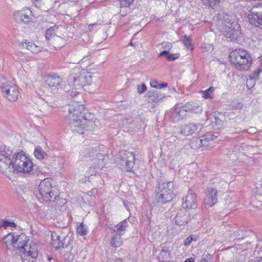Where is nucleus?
<instances>
[{"label":"nucleus","mask_w":262,"mask_h":262,"mask_svg":"<svg viewBox=\"0 0 262 262\" xmlns=\"http://www.w3.org/2000/svg\"><path fill=\"white\" fill-rule=\"evenodd\" d=\"M180 57L179 53L169 54L166 56V59L168 61H173Z\"/></svg>","instance_id":"obj_43"},{"label":"nucleus","mask_w":262,"mask_h":262,"mask_svg":"<svg viewBox=\"0 0 262 262\" xmlns=\"http://www.w3.org/2000/svg\"><path fill=\"white\" fill-rule=\"evenodd\" d=\"M230 61L235 68L239 71H247L252 64V59L250 55L242 49L235 50L230 53Z\"/></svg>","instance_id":"obj_1"},{"label":"nucleus","mask_w":262,"mask_h":262,"mask_svg":"<svg viewBox=\"0 0 262 262\" xmlns=\"http://www.w3.org/2000/svg\"><path fill=\"white\" fill-rule=\"evenodd\" d=\"M32 12L27 9L24 10L17 11L14 14V18L18 24H28L32 19Z\"/></svg>","instance_id":"obj_16"},{"label":"nucleus","mask_w":262,"mask_h":262,"mask_svg":"<svg viewBox=\"0 0 262 262\" xmlns=\"http://www.w3.org/2000/svg\"><path fill=\"white\" fill-rule=\"evenodd\" d=\"M200 262H208V261L205 257H204L200 260Z\"/></svg>","instance_id":"obj_56"},{"label":"nucleus","mask_w":262,"mask_h":262,"mask_svg":"<svg viewBox=\"0 0 262 262\" xmlns=\"http://www.w3.org/2000/svg\"><path fill=\"white\" fill-rule=\"evenodd\" d=\"M100 169L96 168L94 167V166L91 165L87 173L85 174V177H89L90 176L95 175L96 173L98 172V171Z\"/></svg>","instance_id":"obj_38"},{"label":"nucleus","mask_w":262,"mask_h":262,"mask_svg":"<svg viewBox=\"0 0 262 262\" xmlns=\"http://www.w3.org/2000/svg\"><path fill=\"white\" fill-rule=\"evenodd\" d=\"M199 235H190L185 239L184 245L185 246H188L192 243V242H196L199 239Z\"/></svg>","instance_id":"obj_34"},{"label":"nucleus","mask_w":262,"mask_h":262,"mask_svg":"<svg viewBox=\"0 0 262 262\" xmlns=\"http://www.w3.org/2000/svg\"><path fill=\"white\" fill-rule=\"evenodd\" d=\"M239 105H241V106H242L243 105L241 103H238Z\"/></svg>","instance_id":"obj_60"},{"label":"nucleus","mask_w":262,"mask_h":262,"mask_svg":"<svg viewBox=\"0 0 262 262\" xmlns=\"http://www.w3.org/2000/svg\"><path fill=\"white\" fill-rule=\"evenodd\" d=\"M60 28H62V27H59L57 26H54L48 29L45 33L46 40L49 41L55 36H58L60 34L59 32Z\"/></svg>","instance_id":"obj_23"},{"label":"nucleus","mask_w":262,"mask_h":262,"mask_svg":"<svg viewBox=\"0 0 262 262\" xmlns=\"http://www.w3.org/2000/svg\"><path fill=\"white\" fill-rule=\"evenodd\" d=\"M240 26L236 21L226 20L223 29V34L229 41H233L240 36Z\"/></svg>","instance_id":"obj_7"},{"label":"nucleus","mask_w":262,"mask_h":262,"mask_svg":"<svg viewBox=\"0 0 262 262\" xmlns=\"http://www.w3.org/2000/svg\"><path fill=\"white\" fill-rule=\"evenodd\" d=\"M174 184L173 182L168 181L159 184L155 200L157 202L164 204L170 202L173 198Z\"/></svg>","instance_id":"obj_3"},{"label":"nucleus","mask_w":262,"mask_h":262,"mask_svg":"<svg viewBox=\"0 0 262 262\" xmlns=\"http://www.w3.org/2000/svg\"><path fill=\"white\" fill-rule=\"evenodd\" d=\"M129 45H130V46H132V45H133V43L131 42V43H130V44H129Z\"/></svg>","instance_id":"obj_62"},{"label":"nucleus","mask_w":262,"mask_h":262,"mask_svg":"<svg viewBox=\"0 0 262 262\" xmlns=\"http://www.w3.org/2000/svg\"><path fill=\"white\" fill-rule=\"evenodd\" d=\"M183 43H184L185 46L187 49H193L192 48V45L191 43V41L188 37H187L186 35L184 36V39H183Z\"/></svg>","instance_id":"obj_45"},{"label":"nucleus","mask_w":262,"mask_h":262,"mask_svg":"<svg viewBox=\"0 0 262 262\" xmlns=\"http://www.w3.org/2000/svg\"><path fill=\"white\" fill-rule=\"evenodd\" d=\"M46 82L54 92L62 89V80L60 77L55 75L48 76Z\"/></svg>","instance_id":"obj_18"},{"label":"nucleus","mask_w":262,"mask_h":262,"mask_svg":"<svg viewBox=\"0 0 262 262\" xmlns=\"http://www.w3.org/2000/svg\"><path fill=\"white\" fill-rule=\"evenodd\" d=\"M93 75L84 70L79 69H73L69 77V83L73 89L80 90L92 81Z\"/></svg>","instance_id":"obj_2"},{"label":"nucleus","mask_w":262,"mask_h":262,"mask_svg":"<svg viewBox=\"0 0 262 262\" xmlns=\"http://www.w3.org/2000/svg\"><path fill=\"white\" fill-rule=\"evenodd\" d=\"M4 96L10 101H15L18 98L19 92L18 87L15 85L9 86L6 82L0 81Z\"/></svg>","instance_id":"obj_10"},{"label":"nucleus","mask_w":262,"mask_h":262,"mask_svg":"<svg viewBox=\"0 0 262 262\" xmlns=\"http://www.w3.org/2000/svg\"><path fill=\"white\" fill-rule=\"evenodd\" d=\"M29 239L27 236L25 234H21L15 236L14 247L17 248L19 251L25 250V245Z\"/></svg>","instance_id":"obj_21"},{"label":"nucleus","mask_w":262,"mask_h":262,"mask_svg":"<svg viewBox=\"0 0 262 262\" xmlns=\"http://www.w3.org/2000/svg\"><path fill=\"white\" fill-rule=\"evenodd\" d=\"M181 107L183 108V110H184V111L185 113L189 111L194 112L195 110L194 106L193 105V103L190 102L186 103V104L182 106Z\"/></svg>","instance_id":"obj_39"},{"label":"nucleus","mask_w":262,"mask_h":262,"mask_svg":"<svg viewBox=\"0 0 262 262\" xmlns=\"http://www.w3.org/2000/svg\"><path fill=\"white\" fill-rule=\"evenodd\" d=\"M111 244L115 248L119 247L122 244V238L120 235L116 234L112 237Z\"/></svg>","instance_id":"obj_29"},{"label":"nucleus","mask_w":262,"mask_h":262,"mask_svg":"<svg viewBox=\"0 0 262 262\" xmlns=\"http://www.w3.org/2000/svg\"><path fill=\"white\" fill-rule=\"evenodd\" d=\"M127 226V220L125 219L114 227V231L117 234V235H121L122 234L121 232L125 230Z\"/></svg>","instance_id":"obj_27"},{"label":"nucleus","mask_w":262,"mask_h":262,"mask_svg":"<svg viewBox=\"0 0 262 262\" xmlns=\"http://www.w3.org/2000/svg\"><path fill=\"white\" fill-rule=\"evenodd\" d=\"M170 251L169 248L166 246H164L158 255V258L162 262H169L170 261Z\"/></svg>","instance_id":"obj_25"},{"label":"nucleus","mask_w":262,"mask_h":262,"mask_svg":"<svg viewBox=\"0 0 262 262\" xmlns=\"http://www.w3.org/2000/svg\"><path fill=\"white\" fill-rule=\"evenodd\" d=\"M202 127L203 125L200 123H189L181 127L180 133L185 136L190 135L196 132H200L202 129Z\"/></svg>","instance_id":"obj_20"},{"label":"nucleus","mask_w":262,"mask_h":262,"mask_svg":"<svg viewBox=\"0 0 262 262\" xmlns=\"http://www.w3.org/2000/svg\"><path fill=\"white\" fill-rule=\"evenodd\" d=\"M184 262H194V260L192 258H189L186 259Z\"/></svg>","instance_id":"obj_54"},{"label":"nucleus","mask_w":262,"mask_h":262,"mask_svg":"<svg viewBox=\"0 0 262 262\" xmlns=\"http://www.w3.org/2000/svg\"><path fill=\"white\" fill-rule=\"evenodd\" d=\"M57 202L59 206H60L61 204H63L64 205L66 203V201L64 200L60 199H57Z\"/></svg>","instance_id":"obj_53"},{"label":"nucleus","mask_w":262,"mask_h":262,"mask_svg":"<svg viewBox=\"0 0 262 262\" xmlns=\"http://www.w3.org/2000/svg\"><path fill=\"white\" fill-rule=\"evenodd\" d=\"M255 262H262V256L258 258Z\"/></svg>","instance_id":"obj_57"},{"label":"nucleus","mask_w":262,"mask_h":262,"mask_svg":"<svg viewBox=\"0 0 262 262\" xmlns=\"http://www.w3.org/2000/svg\"><path fill=\"white\" fill-rule=\"evenodd\" d=\"M34 2H36V1H37V0H32Z\"/></svg>","instance_id":"obj_61"},{"label":"nucleus","mask_w":262,"mask_h":262,"mask_svg":"<svg viewBox=\"0 0 262 262\" xmlns=\"http://www.w3.org/2000/svg\"><path fill=\"white\" fill-rule=\"evenodd\" d=\"M34 156L38 160L46 159L48 155L40 146H36L34 151Z\"/></svg>","instance_id":"obj_26"},{"label":"nucleus","mask_w":262,"mask_h":262,"mask_svg":"<svg viewBox=\"0 0 262 262\" xmlns=\"http://www.w3.org/2000/svg\"><path fill=\"white\" fill-rule=\"evenodd\" d=\"M168 54H168V51L164 50L163 51H162L161 52H160L159 54V56H162V55H166V56H167Z\"/></svg>","instance_id":"obj_52"},{"label":"nucleus","mask_w":262,"mask_h":262,"mask_svg":"<svg viewBox=\"0 0 262 262\" xmlns=\"http://www.w3.org/2000/svg\"><path fill=\"white\" fill-rule=\"evenodd\" d=\"M12 168L19 172L31 174L33 168L31 160L26 156L23 151L15 154L12 157Z\"/></svg>","instance_id":"obj_4"},{"label":"nucleus","mask_w":262,"mask_h":262,"mask_svg":"<svg viewBox=\"0 0 262 262\" xmlns=\"http://www.w3.org/2000/svg\"><path fill=\"white\" fill-rule=\"evenodd\" d=\"M262 72L261 69H257L255 70L252 73H251L250 77L251 79L256 80L258 79V76L260 72Z\"/></svg>","instance_id":"obj_42"},{"label":"nucleus","mask_w":262,"mask_h":262,"mask_svg":"<svg viewBox=\"0 0 262 262\" xmlns=\"http://www.w3.org/2000/svg\"><path fill=\"white\" fill-rule=\"evenodd\" d=\"M135 157L132 152L121 151L118 155L117 162L128 172L134 171Z\"/></svg>","instance_id":"obj_6"},{"label":"nucleus","mask_w":262,"mask_h":262,"mask_svg":"<svg viewBox=\"0 0 262 262\" xmlns=\"http://www.w3.org/2000/svg\"><path fill=\"white\" fill-rule=\"evenodd\" d=\"M0 227H4L5 229L7 228L8 227L15 228L16 227V224L13 222H11L8 220H4L3 221Z\"/></svg>","instance_id":"obj_41"},{"label":"nucleus","mask_w":262,"mask_h":262,"mask_svg":"<svg viewBox=\"0 0 262 262\" xmlns=\"http://www.w3.org/2000/svg\"><path fill=\"white\" fill-rule=\"evenodd\" d=\"M70 95L73 96V91H72L71 93H70Z\"/></svg>","instance_id":"obj_59"},{"label":"nucleus","mask_w":262,"mask_h":262,"mask_svg":"<svg viewBox=\"0 0 262 262\" xmlns=\"http://www.w3.org/2000/svg\"><path fill=\"white\" fill-rule=\"evenodd\" d=\"M68 121L72 131L78 134H83L84 129L88 130L90 127L93 126L94 122L90 120H87L84 116L73 118V116L68 117Z\"/></svg>","instance_id":"obj_5"},{"label":"nucleus","mask_w":262,"mask_h":262,"mask_svg":"<svg viewBox=\"0 0 262 262\" xmlns=\"http://www.w3.org/2000/svg\"><path fill=\"white\" fill-rule=\"evenodd\" d=\"M77 93L78 94L79 93L77 92H74V96H76L77 95Z\"/></svg>","instance_id":"obj_58"},{"label":"nucleus","mask_w":262,"mask_h":262,"mask_svg":"<svg viewBox=\"0 0 262 262\" xmlns=\"http://www.w3.org/2000/svg\"><path fill=\"white\" fill-rule=\"evenodd\" d=\"M87 160L89 162L90 165L94 166V167L97 169H101L105 165V157L101 154L96 153V151L92 149L91 151L87 153L86 155H84Z\"/></svg>","instance_id":"obj_11"},{"label":"nucleus","mask_w":262,"mask_h":262,"mask_svg":"<svg viewBox=\"0 0 262 262\" xmlns=\"http://www.w3.org/2000/svg\"><path fill=\"white\" fill-rule=\"evenodd\" d=\"M150 85L152 88L161 89L162 88L167 87V83L166 82L159 83V82L156 80H154L150 82Z\"/></svg>","instance_id":"obj_36"},{"label":"nucleus","mask_w":262,"mask_h":262,"mask_svg":"<svg viewBox=\"0 0 262 262\" xmlns=\"http://www.w3.org/2000/svg\"><path fill=\"white\" fill-rule=\"evenodd\" d=\"M52 188V184L49 179H44L40 183L39 192L46 201H51L52 198L55 200L57 198V196L51 190Z\"/></svg>","instance_id":"obj_9"},{"label":"nucleus","mask_w":262,"mask_h":262,"mask_svg":"<svg viewBox=\"0 0 262 262\" xmlns=\"http://www.w3.org/2000/svg\"><path fill=\"white\" fill-rule=\"evenodd\" d=\"M121 4L123 6H129L134 1V0H120Z\"/></svg>","instance_id":"obj_50"},{"label":"nucleus","mask_w":262,"mask_h":262,"mask_svg":"<svg viewBox=\"0 0 262 262\" xmlns=\"http://www.w3.org/2000/svg\"><path fill=\"white\" fill-rule=\"evenodd\" d=\"M165 97V95L163 94H158L156 92H149L148 93L147 101L149 103L153 104L154 107H155L156 104L160 102L161 100Z\"/></svg>","instance_id":"obj_22"},{"label":"nucleus","mask_w":262,"mask_h":262,"mask_svg":"<svg viewBox=\"0 0 262 262\" xmlns=\"http://www.w3.org/2000/svg\"><path fill=\"white\" fill-rule=\"evenodd\" d=\"M31 47L30 51L32 53H36L40 51V48L36 46L34 43V44H31Z\"/></svg>","instance_id":"obj_46"},{"label":"nucleus","mask_w":262,"mask_h":262,"mask_svg":"<svg viewBox=\"0 0 262 262\" xmlns=\"http://www.w3.org/2000/svg\"><path fill=\"white\" fill-rule=\"evenodd\" d=\"M52 241L51 245L55 249L63 248L66 244L67 236L63 234H58L53 232L51 234Z\"/></svg>","instance_id":"obj_19"},{"label":"nucleus","mask_w":262,"mask_h":262,"mask_svg":"<svg viewBox=\"0 0 262 262\" xmlns=\"http://www.w3.org/2000/svg\"><path fill=\"white\" fill-rule=\"evenodd\" d=\"M195 215V214H192L186 209L181 208L177 212L174 217L175 223L179 226L184 225Z\"/></svg>","instance_id":"obj_13"},{"label":"nucleus","mask_w":262,"mask_h":262,"mask_svg":"<svg viewBox=\"0 0 262 262\" xmlns=\"http://www.w3.org/2000/svg\"><path fill=\"white\" fill-rule=\"evenodd\" d=\"M29 246H30V245H27L26 244L25 245V250L24 251H19L20 252H22L24 254H27V255H28V251L29 250Z\"/></svg>","instance_id":"obj_51"},{"label":"nucleus","mask_w":262,"mask_h":262,"mask_svg":"<svg viewBox=\"0 0 262 262\" xmlns=\"http://www.w3.org/2000/svg\"><path fill=\"white\" fill-rule=\"evenodd\" d=\"M77 231L80 235H84L87 234V228L83 223H81L77 228Z\"/></svg>","instance_id":"obj_37"},{"label":"nucleus","mask_w":262,"mask_h":262,"mask_svg":"<svg viewBox=\"0 0 262 262\" xmlns=\"http://www.w3.org/2000/svg\"><path fill=\"white\" fill-rule=\"evenodd\" d=\"M202 49L204 50L205 51H207L209 50H211L212 49V47L209 44L203 43L202 45Z\"/></svg>","instance_id":"obj_49"},{"label":"nucleus","mask_w":262,"mask_h":262,"mask_svg":"<svg viewBox=\"0 0 262 262\" xmlns=\"http://www.w3.org/2000/svg\"><path fill=\"white\" fill-rule=\"evenodd\" d=\"M217 201V191L213 188H208L206 191L205 197L204 199V203L207 207H211L215 205Z\"/></svg>","instance_id":"obj_14"},{"label":"nucleus","mask_w":262,"mask_h":262,"mask_svg":"<svg viewBox=\"0 0 262 262\" xmlns=\"http://www.w3.org/2000/svg\"><path fill=\"white\" fill-rule=\"evenodd\" d=\"M84 106L76 101H73L70 104L69 107V114L67 116V118L71 115L73 116V118L81 117L83 116V111Z\"/></svg>","instance_id":"obj_15"},{"label":"nucleus","mask_w":262,"mask_h":262,"mask_svg":"<svg viewBox=\"0 0 262 262\" xmlns=\"http://www.w3.org/2000/svg\"><path fill=\"white\" fill-rule=\"evenodd\" d=\"M138 93L142 94L144 93L146 90V86L144 84L139 85L137 86Z\"/></svg>","instance_id":"obj_47"},{"label":"nucleus","mask_w":262,"mask_h":262,"mask_svg":"<svg viewBox=\"0 0 262 262\" xmlns=\"http://www.w3.org/2000/svg\"><path fill=\"white\" fill-rule=\"evenodd\" d=\"M160 45L161 46L162 48L164 50H167L168 51H169V50H170L171 49V48L172 47V43L169 42H167V41L163 42Z\"/></svg>","instance_id":"obj_44"},{"label":"nucleus","mask_w":262,"mask_h":262,"mask_svg":"<svg viewBox=\"0 0 262 262\" xmlns=\"http://www.w3.org/2000/svg\"><path fill=\"white\" fill-rule=\"evenodd\" d=\"M31 44H34V43L30 42H22L21 43V45L23 47V48H26V49H28V50L30 51V49L31 48Z\"/></svg>","instance_id":"obj_48"},{"label":"nucleus","mask_w":262,"mask_h":262,"mask_svg":"<svg viewBox=\"0 0 262 262\" xmlns=\"http://www.w3.org/2000/svg\"><path fill=\"white\" fill-rule=\"evenodd\" d=\"M10 165L13 166L12 158H10L9 154L5 149H0V170L4 172L6 170L10 168Z\"/></svg>","instance_id":"obj_17"},{"label":"nucleus","mask_w":262,"mask_h":262,"mask_svg":"<svg viewBox=\"0 0 262 262\" xmlns=\"http://www.w3.org/2000/svg\"><path fill=\"white\" fill-rule=\"evenodd\" d=\"M186 116L184 110L180 107H177L171 116V119L173 121H178L183 119Z\"/></svg>","instance_id":"obj_24"},{"label":"nucleus","mask_w":262,"mask_h":262,"mask_svg":"<svg viewBox=\"0 0 262 262\" xmlns=\"http://www.w3.org/2000/svg\"><path fill=\"white\" fill-rule=\"evenodd\" d=\"M204 5L215 9L220 2V0H202Z\"/></svg>","instance_id":"obj_33"},{"label":"nucleus","mask_w":262,"mask_h":262,"mask_svg":"<svg viewBox=\"0 0 262 262\" xmlns=\"http://www.w3.org/2000/svg\"><path fill=\"white\" fill-rule=\"evenodd\" d=\"M91 27V25H90L89 26V28H90Z\"/></svg>","instance_id":"obj_63"},{"label":"nucleus","mask_w":262,"mask_h":262,"mask_svg":"<svg viewBox=\"0 0 262 262\" xmlns=\"http://www.w3.org/2000/svg\"><path fill=\"white\" fill-rule=\"evenodd\" d=\"M15 239V236L12 233H10L3 237V242L7 247L10 245H12L14 247Z\"/></svg>","instance_id":"obj_28"},{"label":"nucleus","mask_w":262,"mask_h":262,"mask_svg":"<svg viewBox=\"0 0 262 262\" xmlns=\"http://www.w3.org/2000/svg\"><path fill=\"white\" fill-rule=\"evenodd\" d=\"M38 255V249L35 244L30 245L29 250L28 251V256L35 258Z\"/></svg>","instance_id":"obj_30"},{"label":"nucleus","mask_w":262,"mask_h":262,"mask_svg":"<svg viewBox=\"0 0 262 262\" xmlns=\"http://www.w3.org/2000/svg\"><path fill=\"white\" fill-rule=\"evenodd\" d=\"M215 90V88L210 86L209 89L205 91H201L200 93L202 94V97L205 99H212L213 93Z\"/></svg>","instance_id":"obj_31"},{"label":"nucleus","mask_w":262,"mask_h":262,"mask_svg":"<svg viewBox=\"0 0 262 262\" xmlns=\"http://www.w3.org/2000/svg\"><path fill=\"white\" fill-rule=\"evenodd\" d=\"M201 138L194 137L190 141V145L193 149H198L202 147Z\"/></svg>","instance_id":"obj_32"},{"label":"nucleus","mask_w":262,"mask_h":262,"mask_svg":"<svg viewBox=\"0 0 262 262\" xmlns=\"http://www.w3.org/2000/svg\"><path fill=\"white\" fill-rule=\"evenodd\" d=\"M215 137V136L211 135H208L206 136L202 137V138H201L202 141V147L207 146L208 145L209 141L214 139Z\"/></svg>","instance_id":"obj_35"},{"label":"nucleus","mask_w":262,"mask_h":262,"mask_svg":"<svg viewBox=\"0 0 262 262\" xmlns=\"http://www.w3.org/2000/svg\"><path fill=\"white\" fill-rule=\"evenodd\" d=\"M182 208L186 209L192 214L196 213V199L195 194L192 190L188 191V194L185 197V200L182 204Z\"/></svg>","instance_id":"obj_12"},{"label":"nucleus","mask_w":262,"mask_h":262,"mask_svg":"<svg viewBox=\"0 0 262 262\" xmlns=\"http://www.w3.org/2000/svg\"><path fill=\"white\" fill-rule=\"evenodd\" d=\"M208 120H210L212 124H214L215 125H221L222 124V121L221 119L214 115L210 117Z\"/></svg>","instance_id":"obj_40"},{"label":"nucleus","mask_w":262,"mask_h":262,"mask_svg":"<svg viewBox=\"0 0 262 262\" xmlns=\"http://www.w3.org/2000/svg\"><path fill=\"white\" fill-rule=\"evenodd\" d=\"M48 259L50 262H55V260L52 257H48Z\"/></svg>","instance_id":"obj_55"},{"label":"nucleus","mask_w":262,"mask_h":262,"mask_svg":"<svg viewBox=\"0 0 262 262\" xmlns=\"http://www.w3.org/2000/svg\"><path fill=\"white\" fill-rule=\"evenodd\" d=\"M248 18L252 25L262 29V3H258L251 8Z\"/></svg>","instance_id":"obj_8"}]
</instances>
